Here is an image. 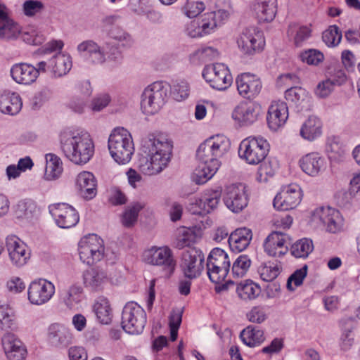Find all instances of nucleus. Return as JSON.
<instances>
[{"label":"nucleus","mask_w":360,"mask_h":360,"mask_svg":"<svg viewBox=\"0 0 360 360\" xmlns=\"http://www.w3.org/2000/svg\"><path fill=\"white\" fill-rule=\"evenodd\" d=\"M230 141L223 135L207 139L198 147L196 157L199 162L196 169V183L203 184L210 179L220 167L219 159L229 149Z\"/></svg>","instance_id":"f257e3e1"},{"label":"nucleus","mask_w":360,"mask_h":360,"mask_svg":"<svg viewBox=\"0 0 360 360\" xmlns=\"http://www.w3.org/2000/svg\"><path fill=\"white\" fill-rule=\"evenodd\" d=\"M61 149L71 162L82 165L88 162L94 153V144L86 131H70L60 138Z\"/></svg>","instance_id":"f03ea898"},{"label":"nucleus","mask_w":360,"mask_h":360,"mask_svg":"<svg viewBox=\"0 0 360 360\" xmlns=\"http://www.w3.org/2000/svg\"><path fill=\"white\" fill-rule=\"evenodd\" d=\"M108 147L112 159L120 165L128 163L134 153L132 136L123 127H117L112 131L108 138Z\"/></svg>","instance_id":"7ed1b4c3"},{"label":"nucleus","mask_w":360,"mask_h":360,"mask_svg":"<svg viewBox=\"0 0 360 360\" xmlns=\"http://www.w3.org/2000/svg\"><path fill=\"white\" fill-rule=\"evenodd\" d=\"M269 148V143L264 137L250 136L240 142L238 155L247 164L257 165L266 158Z\"/></svg>","instance_id":"20e7f679"},{"label":"nucleus","mask_w":360,"mask_h":360,"mask_svg":"<svg viewBox=\"0 0 360 360\" xmlns=\"http://www.w3.org/2000/svg\"><path fill=\"white\" fill-rule=\"evenodd\" d=\"M172 143L162 134H150L141 141L142 153L168 164L171 159Z\"/></svg>","instance_id":"39448f33"},{"label":"nucleus","mask_w":360,"mask_h":360,"mask_svg":"<svg viewBox=\"0 0 360 360\" xmlns=\"http://www.w3.org/2000/svg\"><path fill=\"white\" fill-rule=\"evenodd\" d=\"M167 85L162 82H155L148 85L141 94V108L147 115L159 112L166 102Z\"/></svg>","instance_id":"423d86ee"},{"label":"nucleus","mask_w":360,"mask_h":360,"mask_svg":"<svg viewBox=\"0 0 360 360\" xmlns=\"http://www.w3.org/2000/svg\"><path fill=\"white\" fill-rule=\"evenodd\" d=\"M206 265L207 276L212 283L224 281L230 269L228 254L221 248H214L207 257Z\"/></svg>","instance_id":"0eeeda50"},{"label":"nucleus","mask_w":360,"mask_h":360,"mask_svg":"<svg viewBox=\"0 0 360 360\" xmlns=\"http://www.w3.org/2000/svg\"><path fill=\"white\" fill-rule=\"evenodd\" d=\"M78 252L83 263L92 265L104 257L103 240L96 234L85 236L79 241Z\"/></svg>","instance_id":"6e6552de"},{"label":"nucleus","mask_w":360,"mask_h":360,"mask_svg":"<svg viewBox=\"0 0 360 360\" xmlns=\"http://www.w3.org/2000/svg\"><path fill=\"white\" fill-rule=\"evenodd\" d=\"M146 323V314L144 309L134 302H128L122 313V327L128 333L140 334Z\"/></svg>","instance_id":"1a4fd4ad"},{"label":"nucleus","mask_w":360,"mask_h":360,"mask_svg":"<svg viewBox=\"0 0 360 360\" xmlns=\"http://www.w3.org/2000/svg\"><path fill=\"white\" fill-rule=\"evenodd\" d=\"M112 48L108 43L101 46L92 39H86L77 45V51L89 64L101 65L111 58L112 53L110 51Z\"/></svg>","instance_id":"9d476101"},{"label":"nucleus","mask_w":360,"mask_h":360,"mask_svg":"<svg viewBox=\"0 0 360 360\" xmlns=\"http://www.w3.org/2000/svg\"><path fill=\"white\" fill-rule=\"evenodd\" d=\"M203 78L215 89H226L232 83V76L223 63L207 65L202 72Z\"/></svg>","instance_id":"9b49d317"},{"label":"nucleus","mask_w":360,"mask_h":360,"mask_svg":"<svg viewBox=\"0 0 360 360\" xmlns=\"http://www.w3.org/2000/svg\"><path fill=\"white\" fill-rule=\"evenodd\" d=\"M143 260L146 264L160 266L169 272H172L176 266L172 250L167 246H153L143 253Z\"/></svg>","instance_id":"f8f14e48"},{"label":"nucleus","mask_w":360,"mask_h":360,"mask_svg":"<svg viewBox=\"0 0 360 360\" xmlns=\"http://www.w3.org/2000/svg\"><path fill=\"white\" fill-rule=\"evenodd\" d=\"M236 42L240 51L247 55L262 50L265 44L262 32L255 27L245 28Z\"/></svg>","instance_id":"ddd939ff"},{"label":"nucleus","mask_w":360,"mask_h":360,"mask_svg":"<svg viewBox=\"0 0 360 360\" xmlns=\"http://www.w3.org/2000/svg\"><path fill=\"white\" fill-rule=\"evenodd\" d=\"M55 294V285L44 278L32 281L27 289V299L34 305H43L49 302Z\"/></svg>","instance_id":"4468645a"},{"label":"nucleus","mask_w":360,"mask_h":360,"mask_svg":"<svg viewBox=\"0 0 360 360\" xmlns=\"http://www.w3.org/2000/svg\"><path fill=\"white\" fill-rule=\"evenodd\" d=\"M247 191V188L243 184H233L227 186L223 196L226 207L236 213L242 211L248 204Z\"/></svg>","instance_id":"2eb2a0df"},{"label":"nucleus","mask_w":360,"mask_h":360,"mask_svg":"<svg viewBox=\"0 0 360 360\" xmlns=\"http://www.w3.org/2000/svg\"><path fill=\"white\" fill-rule=\"evenodd\" d=\"M311 221L326 226L327 231L336 233L341 231L343 219L340 212L334 208L318 207L311 214Z\"/></svg>","instance_id":"dca6fc26"},{"label":"nucleus","mask_w":360,"mask_h":360,"mask_svg":"<svg viewBox=\"0 0 360 360\" xmlns=\"http://www.w3.org/2000/svg\"><path fill=\"white\" fill-rule=\"evenodd\" d=\"M110 276L108 271L99 266L89 268L82 274V284L84 288L94 293L103 292L110 283Z\"/></svg>","instance_id":"f3484780"},{"label":"nucleus","mask_w":360,"mask_h":360,"mask_svg":"<svg viewBox=\"0 0 360 360\" xmlns=\"http://www.w3.org/2000/svg\"><path fill=\"white\" fill-rule=\"evenodd\" d=\"M205 255L197 248H191L182 255L181 268L184 276L189 278H196L204 269Z\"/></svg>","instance_id":"a211bd4d"},{"label":"nucleus","mask_w":360,"mask_h":360,"mask_svg":"<svg viewBox=\"0 0 360 360\" xmlns=\"http://www.w3.org/2000/svg\"><path fill=\"white\" fill-rule=\"evenodd\" d=\"M302 198L301 188L295 184L282 188L274 200V207L278 210H288L296 207Z\"/></svg>","instance_id":"6ab92c4d"},{"label":"nucleus","mask_w":360,"mask_h":360,"mask_svg":"<svg viewBox=\"0 0 360 360\" xmlns=\"http://www.w3.org/2000/svg\"><path fill=\"white\" fill-rule=\"evenodd\" d=\"M49 212L56 224L62 229L75 226L79 220L77 210L67 203H58L49 206Z\"/></svg>","instance_id":"aec40b11"},{"label":"nucleus","mask_w":360,"mask_h":360,"mask_svg":"<svg viewBox=\"0 0 360 360\" xmlns=\"http://www.w3.org/2000/svg\"><path fill=\"white\" fill-rule=\"evenodd\" d=\"M221 191L218 189L207 190L195 202L189 205V210L193 214L205 215L217 209Z\"/></svg>","instance_id":"412c9836"},{"label":"nucleus","mask_w":360,"mask_h":360,"mask_svg":"<svg viewBox=\"0 0 360 360\" xmlns=\"http://www.w3.org/2000/svg\"><path fill=\"white\" fill-rule=\"evenodd\" d=\"M238 94L245 98L252 99L257 96L262 89L260 78L256 75L244 72L236 79Z\"/></svg>","instance_id":"4be33fe9"},{"label":"nucleus","mask_w":360,"mask_h":360,"mask_svg":"<svg viewBox=\"0 0 360 360\" xmlns=\"http://www.w3.org/2000/svg\"><path fill=\"white\" fill-rule=\"evenodd\" d=\"M6 245L9 259L13 265L20 267L27 262L30 253L25 243L19 238L15 236H8Z\"/></svg>","instance_id":"5701e85b"},{"label":"nucleus","mask_w":360,"mask_h":360,"mask_svg":"<svg viewBox=\"0 0 360 360\" xmlns=\"http://www.w3.org/2000/svg\"><path fill=\"white\" fill-rule=\"evenodd\" d=\"M75 186L78 195L85 200H92L97 195V179L90 172H79L75 177Z\"/></svg>","instance_id":"b1692460"},{"label":"nucleus","mask_w":360,"mask_h":360,"mask_svg":"<svg viewBox=\"0 0 360 360\" xmlns=\"http://www.w3.org/2000/svg\"><path fill=\"white\" fill-rule=\"evenodd\" d=\"M289 240L288 235L280 231H273L264 242V252L271 257H282L288 250Z\"/></svg>","instance_id":"393cba45"},{"label":"nucleus","mask_w":360,"mask_h":360,"mask_svg":"<svg viewBox=\"0 0 360 360\" xmlns=\"http://www.w3.org/2000/svg\"><path fill=\"white\" fill-rule=\"evenodd\" d=\"M260 106L257 103H243L238 105L232 112V118L241 126H248L257 120Z\"/></svg>","instance_id":"a878e982"},{"label":"nucleus","mask_w":360,"mask_h":360,"mask_svg":"<svg viewBox=\"0 0 360 360\" xmlns=\"http://www.w3.org/2000/svg\"><path fill=\"white\" fill-rule=\"evenodd\" d=\"M288 117V108L284 101H273L269 108L266 120L270 129L278 130L283 127Z\"/></svg>","instance_id":"bb28decb"},{"label":"nucleus","mask_w":360,"mask_h":360,"mask_svg":"<svg viewBox=\"0 0 360 360\" xmlns=\"http://www.w3.org/2000/svg\"><path fill=\"white\" fill-rule=\"evenodd\" d=\"M299 166L307 175L316 176L325 170L326 162L319 153L312 152L303 155L299 160Z\"/></svg>","instance_id":"cd10ccee"},{"label":"nucleus","mask_w":360,"mask_h":360,"mask_svg":"<svg viewBox=\"0 0 360 360\" xmlns=\"http://www.w3.org/2000/svg\"><path fill=\"white\" fill-rule=\"evenodd\" d=\"M10 73L12 79L20 84L30 85L37 79V71L30 63H16L11 67Z\"/></svg>","instance_id":"c85d7f7f"},{"label":"nucleus","mask_w":360,"mask_h":360,"mask_svg":"<svg viewBox=\"0 0 360 360\" xmlns=\"http://www.w3.org/2000/svg\"><path fill=\"white\" fill-rule=\"evenodd\" d=\"M48 339L54 347H67L72 343L73 334L71 330L64 325L53 323L48 329Z\"/></svg>","instance_id":"c756f323"},{"label":"nucleus","mask_w":360,"mask_h":360,"mask_svg":"<svg viewBox=\"0 0 360 360\" xmlns=\"http://www.w3.org/2000/svg\"><path fill=\"white\" fill-rule=\"evenodd\" d=\"M2 345L8 360H23L26 349L22 342L13 333H6L2 338Z\"/></svg>","instance_id":"7c9ffc66"},{"label":"nucleus","mask_w":360,"mask_h":360,"mask_svg":"<svg viewBox=\"0 0 360 360\" xmlns=\"http://www.w3.org/2000/svg\"><path fill=\"white\" fill-rule=\"evenodd\" d=\"M20 32V25L8 18L6 7L0 1V39H15Z\"/></svg>","instance_id":"2f4dec72"},{"label":"nucleus","mask_w":360,"mask_h":360,"mask_svg":"<svg viewBox=\"0 0 360 360\" xmlns=\"http://www.w3.org/2000/svg\"><path fill=\"white\" fill-rule=\"evenodd\" d=\"M227 20L226 12L221 11L215 13L211 11L202 15L198 21L202 34L205 36L214 32L217 27L221 26Z\"/></svg>","instance_id":"473e14b6"},{"label":"nucleus","mask_w":360,"mask_h":360,"mask_svg":"<svg viewBox=\"0 0 360 360\" xmlns=\"http://www.w3.org/2000/svg\"><path fill=\"white\" fill-rule=\"evenodd\" d=\"M22 102L15 92L4 91L0 93V111L6 115H15L21 110Z\"/></svg>","instance_id":"72a5a7b5"},{"label":"nucleus","mask_w":360,"mask_h":360,"mask_svg":"<svg viewBox=\"0 0 360 360\" xmlns=\"http://www.w3.org/2000/svg\"><path fill=\"white\" fill-rule=\"evenodd\" d=\"M72 58L70 55L57 53L49 60L50 72L55 77L65 75L72 68Z\"/></svg>","instance_id":"f704fd0d"},{"label":"nucleus","mask_w":360,"mask_h":360,"mask_svg":"<svg viewBox=\"0 0 360 360\" xmlns=\"http://www.w3.org/2000/svg\"><path fill=\"white\" fill-rule=\"evenodd\" d=\"M252 238V231L250 229L243 227L232 232L229 237L228 242L233 251L242 252L250 245Z\"/></svg>","instance_id":"c9c22d12"},{"label":"nucleus","mask_w":360,"mask_h":360,"mask_svg":"<svg viewBox=\"0 0 360 360\" xmlns=\"http://www.w3.org/2000/svg\"><path fill=\"white\" fill-rule=\"evenodd\" d=\"M323 124L316 116H309L302 124L300 135L302 139L308 141H313L322 134Z\"/></svg>","instance_id":"e433bc0d"},{"label":"nucleus","mask_w":360,"mask_h":360,"mask_svg":"<svg viewBox=\"0 0 360 360\" xmlns=\"http://www.w3.org/2000/svg\"><path fill=\"white\" fill-rule=\"evenodd\" d=\"M254 11L259 21L271 22L277 12V0H258L254 5Z\"/></svg>","instance_id":"4c0bfd02"},{"label":"nucleus","mask_w":360,"mask_h":360,"mask_svg":"<svg viewBox=\"0 0 360 360\" xmlns=\"http://www.w3.org/2000/svg\"><path fill=\"white\" fill-rule=\"evenodd\" d=\"M168 164L153 158L150 155L142 154L138 160L139 170L146 175H155L161 172Z\"/></svg>","instance_id":"58836bf2"},{"label":"nucleus","mask_w":360,"mask_h":360,"mask_svg":"<svg viewBox=\"0 0 360 360\" xmlns=\"http://www.w3.org/2000/svg\"><path fill=\"white\" fill-rule=\"evenodd\" d=\"M93 311L96 319L101 324H108L112 317V308L108 299L104 296L98 297L93 304Z\"/></svg>","instance_id":"ea45409f"},{"label":"nucleus","mask_w":360,"mask_h":360,"mask_svg":"<svg viewBox=\"0 0 360 360\" xmlns=\"http://www.w3.org/2000/svg\"><path fill=\"white\" fill-rule=\"evenodd\" d=\"M240 338L250 347H257L265 340L264 331L253 326L244 328L240 332Z\"/></svg>","instance_id":"a19ab883"},{"label":"nucleus","mask_w":360,"mask_h":360,"mask_svg":"<svg viewBox=\"0 0 360 360\" xmlns=\"http://www.w3.org/2000/svg\"><path fill=\"white\" fill-rule=\"evenodd\" d=\"M236 292L241 300L251 301L255 300L259 295L261 288L252 281L245 280L237 285Z\"/></svg>","instance_id":"79ce46f5"},{"label":"nucleus","mask_w":360,"mask_h":360,"mask_svg":"<svg viewBox=\"0 0 360 360\" xmlns=\"http://www.w3.org/2000/svg\"><path fill=\"white\" fill-rule=\"evenodd\" d=\"M45 178L49 181L58 179L63 172V163L59 157L53 153L46 154Z\"/></svg>","instance_id":"37998d69"},{"label":"nucleus","mask_w":360,"mask_h":360,"mask_svg":"<svg viewBox=\"0 0 360 360\" xmlns=\"http://www.w3.org/2000/svg\"><path fill=\"white\" fill-rule=\"evenodd\" d=\"M282 270L280 264L274 262H262L257 267V273L260 278L265 282H273L278 276Z\"/></svg>","instance_id":"c03bdc74"},{"label":"nucleus","mask_w":360,"mask_h":360,"mask_svg":"<svg viewBox=\"0 0 360 360\" xmlns=\"http://www.w3.org/2000/svg\"><path fill=\"white\" fill-rule=\"evenodd\" d=\"M311 25L291 24L288 28V35L292 37L296 46H302L311 37Z\"/></svg>","instance_id":"a18cd8bd"},{"label":"nucleus","mask_w":360,"mask_h":360,"mask_svg":"<svg viewBox=\"0 0 360 360\" xmlns=\"http://www.w3.org/2000/svg\"><path fill=\"white\" fill-rule=\"evenodd\" d=\"M196 235L195 232L186 227H180L177 229L174 246L178 249H183L189 247L195 240Z\"/></svg>","instance_id":"49530a36"},{"label":"nucleus","mask_w":360,"mask_h":360,"mask_svg":"<svg viewBox=\"0 0 360 360\" xmlns=\"http://www.w3.org/2000/svg\"><path fill=\"white\" fill-rule=\"evenodd\" d=\"M37 212V205L31 200H23L19 201L15 207L14 213L18 219H30Z\"/></svg>","instance_id":"de8ad7c7"},{"label":"nucleus","mask_w":360,"mask_h":360,"mask_svg":"<svg viewBox=\"0 0 360 360\" xmlns=\"http://www.w3.org/2000/svg\"><path fill=\"white\" fill-rule=\"evenodd\" d=\"M314 250V244L309 238H302L292 245L291 254L297 258L307 257Z\"/></svg>","instance_id":"09e8293b"},{"label":"nucleus","mask_w":360,"mask_h":360,"mask_svg":"<svg viewBox=\"0 0 360 360\" xmlns=\"http://www.w3.org/2000/svg\"><path fill=\"white\" fill-rule=\"evenodd\" d=\"M143 206L139 202H134L127 206L122 216V224L124 226L129 228L133 226L137 221L139 212Z\"/></svg>","instance_id":"8fccbe9b"},{"label":"nucleus","mask_w":360,"mask_h":360,"mask_svg":"<svg viewBox=\"0 0 360 360\" xmlns=\"http://www.w3.org/2000/svg\"><path fill=\"white\" fill-rule=\"evenodd\" d=\"M285 98L295 106H300L308 100V92L302 87H292L285 91Z\"/></svg>","instance_id":"3c124183"},{"label":"nucleus","mask_w":360,"mask_h":360,"mask_svg":"<svg viewBox=\"0 0 360 360\" xmlns=\"http://www.w3.org/2000/svg\"><path fill=\"white\" fill-rule=\"evenodd\" d=\"M252 262L246 255H240L233 263L231 274L234 278H242L248 271Z\"/></svg>","instance_id":"603ef678"},{"label":"nucleus","mask_w":360,"mask_h":360,"mask_svg":"<svg viewBox=\"0 0 360 360\" xmlns=\"http://www.w3.org/2000/svg\"><path fill=\"white\" fill-rule=\"evenodd\" d=\"M16 327L15 316L11 309L6 305L0 306V330H13Z\"/></svg>","instance_id":"864d4df0"},{"label":"nucleus","mask_w":360,"mask_h":360,"mask_svg":"<svg viewBox=\"0 0 360 360\" xmlns=\"http://www.w3.org/2000/svg\"><path fill=\"white\" fill-rule=\"evenodd\" d=\"M83 289L79 285H72L63 296L65 304L70 309L73 308L80 300Z\"/></svg>","instance_id":"5fc2aeb1"},{"label":"nucleus","mask_w":360,"mask_h":360,"mask_svg":"<svg viewBox=\"0 0 360 360\" xmlns=\"http://www.w3.org/2000/svg\"><path fill=\"white\" fill-rule=\"evenodd\" d=\"M108 34L110 39L117 41L122 46L129 47L134 43L131 36L120 27H111Z\"/></svg>","instance_id":"6e6d98bb"},{"label":"nucleus","mask_w":360,"mask_h":360,"mask_svg":"<svg viewBox=\"0 0 360 360\" xmlns=\"http://www.w3.org/2000/svg\"><path fill=\"white\" fill-rule=\"evenodd\" d=\"M277 163L273 161L264 162L258 168L256 179L259 182H266L269 178L272 177L276 169Z\"/></svg>","instance_id":"4d7b16f0"},{"label":"nucleus","mask_w":360,"mask_h":360,"mask_svg":"<svg viewBox=\"0 0 360 360\" xmlns=\"http://www.w3.org/2000/svg\"><path fill=\"white\" fill-rule=\"evenodd\" d=\"M322 39L328 46H335L340 44L342 34L338 26L333 25L323 32Z\"/></svg>","instance_id":"13d9d810"},{"label":"nucleus","mask_w":360,"mask_h":360,"mask_svg":"<svg viewBox=\"0 0 360 360\" xmlns=\"http://www.w3.org/2000/svg\"><path fill=\"white\" fill-rule=\"evenodd\" d=\"M300 58L302 62L309 65H318L323 62L324 56L319 50L310 49L302 51Z\"/></svg>","instance_id":"bf43d9fd"},{"label":"nucleus","mask_w":360,"mask_h":360,"mask_svg":"<svg viewBox=\"0 0 360 360\" xmlns=\"http://www.w3.org/2000/svg\"><path fill=\"white\" fill-rule=\"evenodd\" d=\"M246 316L249 321L258 324L265 321L268 317L266 308L261 305L252 307Z\"/></svg>","instance_id":"052dcab7"},{"label":"nucleus","mask_w":360,"mask_h":360,"mask_svg":"<svg viewBox=\"0 0 360 360\" xmlns=\"http://www.w3.org/2000/svg\"><path fill=\"white\" fill-rule=\"evenodd\" d=\"M307 274V266L304 265L300 269L296 270L288 279L287 288L290 290H293L296 287L302 285L304 278Z\"/></svg>","instance_id":"680f3d73"},{"label":"nucleus","mask_w":360,"mask_h":360,"mask_svg":"<svg viewBox=\"0 0 360 360\" xmlns=\"http://www.w3.org/2000/svg\"><path fill=\"white\" fill-rule=\"evenodd\" d=\"M171 91L172 95L175 100L178 101H182L188 96V84L184 81L175 83L172 85Z\"/></svg>","instance_id":"e2e57ef3"},{"label":"nucleus","mask_w":360,"mask_h":360,"mask_svg":"<svg viewBox=\"0 0 360 360\" xmlns=\"http://www.w3.org/2000/svg\"><path fill=\"white\" fill-rule=\"evenodd\" d=\"M23 12L27 16H34L44 9V4L37 0L25 1L22 6Z\"/></svg>","instance_id":"0e129e2a"},{"label":"nucleus","mask_w":360,"mask_h":360,"mask_svg":"<svg viewBox=\"0 0 360 360\" xmlns=\"http://www.w3.org/2000/svg\"><path fill=\"white\" fill-rule=\"evenodd\" d=\"M205 8L204 2L200 1L187 0L185 5V14L188 18H195L198 16Z\"/></svg>","instance_id":"69168bd1"},{"label":"nucleus","mask_w":360,"mask_h":360,"mask_svg":"<svg viewBox=\"0 0 360 360\" xmlns=\"http://www.w3.org/2000/svg\"><path fill=\"white\" fill-rule=\"evenodd\" d=\"M335 86L331 79H324L317 84L315 89V94L319 98H325L332 93Z\"/></svg>","instance_id":"338daca9"},{"label":"nucleus","mask_w":360,"mask_h":360,"mask_svg":"<svg viewBox=\"0 0 360 360\" xmlns=\"http://www.w3.org/2000/svg\"><path fill=\"white\" fill-rule=\"evenodd\" d=\"M111 98L108 94H101L94 97L91 103L90 109L93 112H100L108 105Z\"/></svg>","instance_id":"774afa93"}]
</instances>
